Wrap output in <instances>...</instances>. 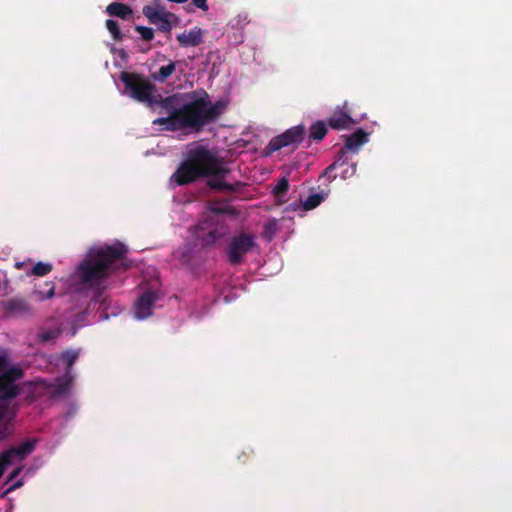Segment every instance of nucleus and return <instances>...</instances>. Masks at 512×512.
I'll use <instances>...</instances> for the list:
<instances>
[{
  "mask_svg": "<svg viewBox=\"0 0 512 512\" xmlns=\"http://www.w3.org/2000/svg\"><path fill=\"white\" fill-rule=\"evenodd\" d=\"M230 169L223 166L220 158L206 146L197 145L187 152V157L171 176L179 186L188 185L203 177H212L207 185L212 190L238 192L244 186L242 182L230 184L225 182Z\"/></svg>",
  "mask_w": 512,
  "mask_h": 512,
  "instance_id": "obj_1",
  "label": "nucleus"
},
{
  "mask_svg": "<svg viewBox=\"0 0 512 512\" xmlns=\"http://www.w3.org/2000/svg\"><path fill=\"white\" fill-rule=\"evenodd\" d=\"M226 108L223 100L210 104L209 95L201 90L199 96L190 102L170 112L167 117H160L152 121L153 125L163 126L166 131L193 129L201 131L206 125L216 121Z\"/></svg>",
  "mask_w": 512,
  "mask_h": 512,
  "instance_id": "obj_2",
  "label": "nucleus"
},
{
  "mask_svg": "<svg viewBox=\"0 0 512 512\" xmlns=\"http://www.w3.org/2000/svg\"><path fill=\"white\" fill-rule=\"evenodd\" d=\"M127 248L117 242L113 245H105L101 248L90 249L86 257L80 262L77 275L80 283L87 288L96 289L93 301H100L103 290L100 287L113 272L112 265L124 259Z\"/></svg>",
  "mask_w": 512,
  "mask_h": 512,
  "instance_id": "obj_3",
  "label": "nucleus"
},
{
  "mask_svg": "<svg viewBox=\"0 0 512 512\" xmlns=\"http://www.w3.org/2000/svg\"><path fill=\"white\" fill-rule=\"evenodd\" d=\"M119 79L125 85V92L134 100L144 103L149 107L156 105L157 97L155 85L152 84L145 76L133 72L123 71L119 75Z\"/></svg>",
  "mask_w": 512,
  "mask_h": 512,
  "instance_id": "obj_4",
  "label": "nucleus"
},
{
  "mask_svg": "<svg viewBox=\"0 0 512 512\" xmlns=\"http://www.w3.org/2000/svg\"><path fill=\"white\" fill-rule=\"evenodd\" d=\"M368 136V133L363 129H358L354 133L345 136L344 147L338 152L336 160L322 172L320 178H327L328 181L336 179L337 175L333 174V171L346 164L347 150L357 152L361 145L368 142Z\"/></svg>",
  "mask_w": 512,
  "mask_h": 512,
  "instance_id": "obj_5",
  "label": "nucleus"
},
{
  "mask_svg": "<svg viewBox=\"0 0 512 512\" xmlns=\"http://www.w3.org/2000/svg\"><path fill=\"white\" fill-rule=\"evenodd\" d=\"M256 246L257 243L252 234L241 232L234 235L226 247L227 261L233 266L241 264L245 255L252 252Z\"/></svg>",
  "mask_w": 512,
  "mask_h": 512,
  "instance_id": "obj_6",
  "label": "nucleus"
},
{
  "mask_svg": "<svg viewBox=\"0 0 512 512\" xmlns=\"http://www.w3.org/2000/svg\"><path fill=\"white\" fill-rule=\"evenodd\" d=\"M227 233L228 228L224 223L209 219L200 221L195 228L196 239L203 247L215 245Z\"/></svg>",
  "mask_w": 512,
  "mask_h": 512,
  "instance_id": "obj_7",
  "label": "nucleus"
},
{
  "mask_svg": "<svg viewBox=\"0 0 512 512\" xmlns=\"http://www.w3.org/2000/svg\"><path fill=\"white\" fill-rule=\"evenodd\" d=\"M142 13L151 24L156 25L158 30L164 33L172 30V20H176L175 15L167 11L158 1L153 5L144 6Z\"/></svg>",
  "mask_w": 512,
  "mask_h": 512,
  "instance_id": "obj_8",
  "label": "nucleus"
},
{
  "mask_svg": "<svg viewBox=\"0 0 512 512\" xmlns=\"http://www.w3.org/2000/svg\"><path fill=\"white\" fill-rule=\"evenodd\" d=\"M305 130L301 125L294 126L284 133L272 138L266 147V154H272L283 147L298 146L304 139Z\"/></svg>",
  "mask_w": 512,
  "mask_h": 512,
  "instance_id": "obj_9",
  "label": "nucleus"
},
{
  "mask_svg": "<svg viewBox=\"0 0 512 512\" xmlns=\"http://www.w3.org/2000/svg\"><path fill=\"white\" fill-rule=\"evenodd\" d=\"M23 373L20 368L12 367L0 374V398L3 401H10L18 396L19 388L15 381L22 377Z\"/></svg>",
  "mask_w": 512,
  "mask_h": 512,
  "instance_id": "obj_10",
  "label": "nucleus"
},
{
  "mask_svg": "<svg viewBox=\"0 0 512 512\" xmlns=\"http://www.w3.org/2000/svg\"><path fill=\"white\" fill-rule=\"evenodd\" d=\"M6 317L27 318L35 314V308L23 297H12L2 304Z\"/></svg>",
  "mask_w": 512,
  "mask_h": 512,
  "instance_id": "obj_11",
  "label": "nucleus"
},
{
  "mask_svg": "<svg viewBox=\"0 0 512 512\" xmlns=\"http://www.w3.org/2000/svg\"><path fill=\"white\" fill-rule=\"evenodd\" d=\"M157 300V293L151 290L143 292L137 299L134 309L137 319H145L152 314V307Z\"/></svg>",
  "mask_w": 512,
  "mask_h": 512,
  "instance_id": "obj_12",
  "label": "nucleus"
},
{
  "mask_svg": "<svg viewBox=\"0 0 512 512\" xmlns=\"http://www.w3.org/2000/svg\"><path fill=\"white\" fill-rule=\"evenodd\" d=\"M36 446V442L34 440H27L21 443L18 446H13L8 450L3 451V454H6V460L9 465L12 463L13 459L23 460L29 454H31Z\"/></svg>",
  "mask_w": 512,
  "mask_h": 512,
  "instance_id": "obj_13",
  "label": "nucleus"
},
{
  "mask_svg": "<svg viewBox=\"0 0 512 512\" xmlns=\"http://www.w3.org/2000/svg\"><path fill=\"white\" fill-rule=\"evenodd\" d=\"M328 124L332 129H348L355 124L353 118L345 111H337L328 119Z\"/></svg>",
  "mask_w": 512,
  "mask_h": 512,
  "instance_id": "obj_14",
  "label": "nucleus"
},
{
  "mask_svg": "<svg viewBox=\"0 0 512 512\" xmlns=\"http://www.w3.org/2000/svg\"><path fill=\"white\" fill-rule=\"evenodd\" d=\"M106 13L122 20H129L133 16L132 8L121 2H112L106 7Z\"/></svg>",
  "mask_w": 512,
  "mask_h": 512,
  "instance_id": "obj_15",
  "label": "nucleus"
},
{
  "mask_svg": "<svg viewBox=\"0 0 512 512\" xmlns=\"http://www.w3.org/2000/svg\"><path fill=\"white\" fill-rule=\"evenodd\" d=\"M177 40L183 47L198 46L202 42V32L199 28H193L177 36Z\"/></svg>",
  "mask_w": 512,
  "mask_h": 512,
  "instance_id": "obj_16",
  "label": "nucleus"
},
{
  "mask_svg": "<svg viewBox=\"0 0 512 512\" xmlns=\"http://www.w3.org/2000/svg\"><path fill=\"white\" fill-rule=\"evenodd\" d=\"M74 380V376L69 373V371L65 372L63 379L54 386V389L51 391L52 398H59L65 396L69 393L70 388L72 386Z\"/></svg>",
  "mask_w": 512,
  "mask_h": 512,
  "instance_id": "obj_17",
  "label": "nucleus"
},
{
  "mask_svg": "<svg viewBox=\"0 0 512 512\" xmlns=\"http://www.w3.org/2000/svg\"><path fill=\"white\" fill-rule=\"evenodd\" d=\"M61 333L62 329L60 326L49 329L41 328L37 333L36 339L39 343L45 344L56 340Z\"/></svg>",
  "mask_w": 512,
  "mask_h": 512,
  "instance_id": "obj_18",
  "label": "nucleus"
},
{
  "mask_svg": "<svg viewBox=\"0 0 512 512\" xmlns=\"http://www.w3.org/2000/svg\"><path fill=\"white\" fill-rule=\"evenodd\" d=\"M175 69L176 63L170 62L168 65L161 66L157 72L152 73L151 77L155 81L163 83L175 72Z\"/></svg>",
  "mask_w": 512,
  "mask_h": 512,
  "instance_id": "obj_19",
  "label": "nucleus"
},
{
  "mask_svg": "<svg viewBox=\"0 0 512 512\" xmlns=\"http://www.w3.org/2000/svg\"><path fill=\"white\" fill-rule=\"evenodd\" d=\"M327 126L324 121L313 123L309 129V138L314 141H321L327 134Z\"/></svg>",
  "mask_w": 512,
  "mask_h": 512,
  "instance_id": "obj_20",
  "label": "nucleus"
},
{
  "mask_svg": "<svg viewBox=\"0 0 512 512\" xmlns=\"http://www.w3.org/2000/svg\"><path fill=\"white\" fill-rule=\"evenodd\" d=\"M154 97H157V99L155 100L156 105H160L163 109H165L168 112V115H170L171 111L178 109L175 107L176 95L162 98L160 94H157L155 92Z\"/></svg>",
  "mask_w": 512,
  "mask_h": 512,
  "instance_id": "obj_21",
  "label": "nucleus"
},
{
  "mask_svg": "<svg viewBox=\"0 0 512 512\" xmlns=\"http://www.w3.org/2000/svg\"><path fill=\"white\" fill-rule=\"evenodd\" d=\"M105 25L114 41L121 42L123 40V34L120 30L119 23L116 20L107 19Z\"/></svg>",
  "mask_w": 512,
  "mask_h": 512,
  "instance_id": "obj_22",
  "label": "nucleus"
},
{
  "mask_svg": "<svg viewBox=\"0 0 512 512\" xmlns=\"http://www.w3.org/2000/svg\"><path fill=\"white\" fill-rule=\"evenodd\" d=\"M52 264L50 263H44V262H38L36 263L30 272H28V275H34L37 277H43L47 274H49L52 271Z\"/></svg>",
  "mask_w": 512,
  "mask_h": 512,
  "instance_id": "obj_23",
  "label": "nucleus"
},
{
  "mask_svg": "<svg viewBox=\"0 0 512 512\" xmlns=\"http://www.w3.org/2000/svg\"><path fill=\"white\" fill-rule=\"evenodd\" d=\"M325 195L314 193L309 195L303 202V207L305 210H312L319 206L321 202L324 200Z\"/></svg>",
  "mask_w": 512,
  "mask_h": 512,
  "instance_id": "obj_24",
  "label": "nucleus"
},
{
  "mask_svg": "<svg viewBox=\"0 0 512 512\" xmlns=\"http://www.w3.org/2000/svg\"><path fill=\"white\" fill-rule=\"evenodd\" d=\"M46 286H48V290L44 292L40 288H35L33 293L37 296L38 300L44 301L47 299H51L55 295V284L53 282H46Z\"/></svg>",
  "mask_w": 512,
  "mask_h": 512,
  "instance_id": "obj_25",
  "label": "nucleus"
},
{
  "mask_svg": "<svg viewBox=\"0 0 512 512\" xmlns=\"http://www.w3.org/2000/svg\"><path fill=\"white\" fill-rule=\"evenodd\" d=\"M79 357V353L74 350H67L62 353L61 359L66 363V371H69L71 374V369L74 363L76 362L77 358Z\"/></svg>",
  "mask_w": 512,
  "mask_h": 512,
  "instance_id": "obj_26",
  "label": "nucleus"
},
{
  "mask_svg": "<svg viewBox=\"0 0 512 512\" xmlns=\"http://www.w3.org/2000/svg\"><path fill=\"white\" fill-rule=\"evenodd\" d=\"M339 168H342L340 177L345 180L355 175L357 165L354 162L349 163V161L347 160L346 164L340 166Z\"/></svg>",
  "mask_w": 512,
  "mask_h": 512,
  "instance_id": "obj_27",
  "label": "nucleus"
},
{
  "mask_svg": "<svg viewBox=\"0 0 512 512\" xmlns=\"http://www.w3.org/2000/svg\"><path fill=\"white\" fill-rule=\"evenodd\" d=\"M289 189V181L286 177H282L273 188V194L277 197L283 196Z\"/></svg>",
  "mask_w": 512,
  "mask_h": 512,
  "instance_id": "obj_28",
  "label": "nucleus"
},
{
  "mask_svg": "<svg viewBox=\"0 0 512 512\" xmlns=\"http://www.w3.org/2000/svg\"><path fill=\"white\" fill-rule=\"evenodd\" d=\"M135 30L141 35L142 40L151 41L154 38V30L150 27L135 26Z\"/></svg>",
  "mask_w": 512,
  "mask_h": 512,
  "instance_id": "obj_29",
  "label": "nucleus"
},
{
  "mask_svg": "<svg viewBox=\"0 0 512 512\" xmlns=\"http://www.w3.org/2000/svg\"><path fill=\"white\" fill-rule=\"evenodd\" d=\"M9 405L10 404L8 401H3L2 398H0V423H2L5 419Z\"/></svg>",
  "mask_w": 512,
  "mask_h": 512,
  "instance_id": "obj_30",
  "label": "nucleus"
},
{
  "mask_svg": "<svg viewBox=\"0 0 512 512\" xmlns=\"http://www.w3.org/2000/svg\"><path fill=\"white\" fill-rule=\"evenodd\" d=\"M6 456V454L0 453V478L2 477L5 469L9 466Z\"/></svg>",
  "mask_w": 512,
  "mask_h": 512,
  "instance_id": "obj_31",
  "label": "nucleus"
},
{
  "mask_svg": "<svg viewBox=\"0 0 512 512\" xmlns=\"http://www.w3.org/2000/svg\"><path fill=\"white\" fill-rule=\"evenodd\" d=\"M192 4L203 11L208 10L207 0H192Z\"/></svg>",
  "mask_w": 512,
  "mask_h": 512,
  "instance_id": "obj_32",
  "label": "nucleus"
},
{
  "mask_svg": "<svg viewBox=\"0 0 512 512\" xmlns=\"http://www.w3.org/2000/svg\"><path fill=\"white\" fill-rule=\"evenodd\" d=\"M7 370V358L5 355L0 354V374Z\"/></svg>",
  "mask_w": 512,
  "mask_h": 512,
  "instance_id": "obj_33",
  "label": "nucleus"
},
{
  "mask_svg": "<svg viewBox=\"0 0 512 512\" xmlns=\"http://www.w3.org/2000/svg\"><path fill=\"white\" fill-rule=\"evenodd\" d=\"M22 485V482L21 481H18L17 483L11 485L3 494L2 496H5L6 494H8L9 492H11L12 490L20 487Z\"/></svg>",
  "mask_w": 512,
  "mask_h": 512,
  "instance_id": "obj_34",
  "label": "nucleus"
},
{
  "mask_svg": "<svg viewBox=\"0 0 512 512\" xmlns=\"http://www.w3.org/2000/svg\"><path fill=\"white\" fill-rule=\"evenodd\" d=\"M21 472V468H16L8 477V481H11L13 480L14 478H16Z\"/></svg>",
  "mask_w": 512,
  "mask_h": 512,
  "instance_id": "obj_35",
  "label": "nucleus"
},
{
  "mask_svg": "<svg viewBox=\"0 0 512 512\" xmlns=\"http://www.w3.org/2000/svg\"><path fill=\"white\" fill-rule=\"evenodd\" d=\"M7 437L6 429L0 430V441L4 440Z\"/></svg>",
  "mask_w": 512,
  "mask_h": 512,
  "instance_id": "obj_36",
  "label": "nucleus"
},
{
  "mask_svg": "<svg viewBox=\"0 0 512 512\" xmlns=\"http://www.w3.org/2000/svg\"><path fill=\"white\" fill-rule=\"evenodd\" d=\"M24 265V263H16V268H21Z\"/></svg>",
  "mask_w": 512,
  "mask_h": 512,
  "instance_id": "obj_37",
  "label": "nucleus"
}]
</instances>
